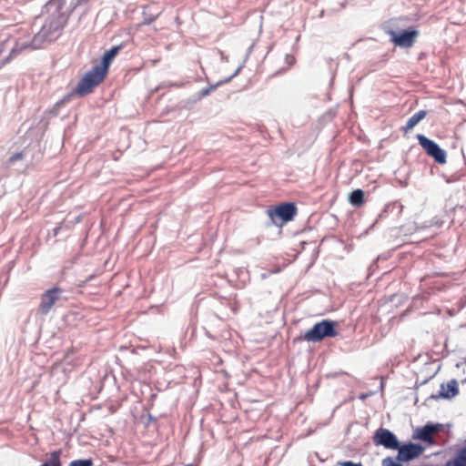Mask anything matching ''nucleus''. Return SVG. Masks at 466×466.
Instances as JSON below:
<instances>
[{
    "instance_id": "8",
    "label": "nucleus",
    "mask_w": 466,
    "mask_h": 466,
    "mask_svg": "<svg viewBox=\"0 0 466 466\" xmlns=\"http://www.w3.org/2000/svg\"><path fill=\"white\" fill-rule=\"evenodd\" d=\"M373 442L376 445H382L387 449L397 450L399 441L396 436L389 430L380 428L376 431Z\"/></svg>"
},
{
    "instance_id": "6",
    "label": "nucleus",
    "mask_w": 466,
    "mask_h": 466,
    "mask_svg": "<svg viewBox=\"0 0 466 466\" xmlns=\"http://www.w3.org/2000/svg\"><path fill=\"white\" fill-rule=\"evenodd\" d=\"M387 34L390 36V41L400 47H411L419 35L415 29L404 30L398 34L393 30H388Z\"/></svg>"
},
{
    "instance_id": "15",
    "label": "nucleus",
    "mask_w": 466,
    "mask_h": 466,
    "mask_svg": "<svg viewBox=\"0 0 466 466\" xmlns=\"http://www.w3.org/2000/svg\"><path fill=\"white\" fill-rule=\"evenodd\" d=\"M349 201L354 207H360L364 204V192L361 189H356L351 192L349 197Z\"/></svg>"
},
{
    "instance_id": "4",
    "label": "nucleus",
    "mask_w": 466,
    "mask_h": 466,
    "mask_svg": "<svg viewBox=\"0 0 466 466\" xmlns=\"http://www.w3.org/2000/svg\"><path fill=\"white\" fill-rule=\"evenodd\" d=\"M66 23V19L65 18L64 15L60 12H57L46 21L41 29V33L45 37L52 39L58 35V33L65 26Z\"/></svg>"
},
{
    "instance_id": "11",
    "label": "nucleus",
    "mask_w": 466,
    "mask_h": 466,
    "mask_svg": "<svg viewBox=\"0 0 466 466\" xmlns=\"http://www.w3.org/2000/svg\"><path fill=\"white\" fill-rule=\"evenodd\" d=\"M121 49V46H116L111 47L109 50L104 53L101 63L99 65H96V66L98 67L103 73L107 75L109 66L114 60V58L117 56Z\"/></svg>"
},
{
    "instance_id": "19",
    "label": "nucleus",
    "mask_w": 466,
    "mask_h": 466,
    "mask_svg": "<svg viewBox=\"0 0 466 466\" xmlns=\"http://www.w3.org/2000/svg\"><path fill=\"white\" fill-rule=\"evenodd\" d=\"M24 158V154L22 152L15 153L8 159V163L12 164L15 161L22 160Z\"/></svg>"
},
{
    "instance_id": "13",
    "label": "nucleus",
    "mask_w": 466,
    "mask_h": 466,
    "mask_svg": "<svg viewBox=\"0 0 466 466\" xmlns=\"http://www.w3.org/2000/svg\"><path fill=\"white\" fill-rule=\"evenodd\" d=\"M20 50H16V47L12 45V39L6 38L4 41L0 42V61L5 57L10 56V59L19 54Z\"/></svg>"
},
{
    "instance_id": "17",
    "label": "nucleus",
    "mask_w": 466,
    "mask_h": 466,
    "mask_svg": "<svg viewBox=\"0 0 466 466\" xmlns=\"http://www.w3.org/2000/svg\"><path fill=\"white\" fill-rule=\"evenodd\" d=\"M70 466H93L91 460H76L71 461Z\"/></svg>"
},
{
    "instance_id": "23",
    "label": "nucleus",
    "mask_w": 466,
    "mask_h": 466,
    "mask_svg": "<svg viewBox=\"0 0 466 466\" xmlns=\"http://www.w3.org/2000/svg\"><path fill=\"white\" fill-rule=\"evenodd\" d=\"M341 466H362L361 463H354L352 461H344L340 463Z\"/></svg>"
},
{
    "instance_id": "24",
    "label": "nucleus",
    "mask_w": 466,
    "mask_h": 466,
    "mask_svg": "<svg viewBox=\"0 0 466 466\" xmlns=\"http://www.w3.org/2000/svg\"><path fill=\"white\" fill-rule=\"evenodd\" d=\"M8 61H10V56H5L4 57L1 61H0V68L2 66H4Z\"/></svg>"
},
{
    "instance_id": "16",
    "label": "nucleus",
    "mask_w": 466,
    "mask_h": 466,
    "mask_svg": "<svg viewBox=\"0 0 466 466\" xmlns=\"http://www.w3.org/2000/svg\"><path fill=\"white\" fill-rule=\"evenodd\" d=\"M61 450L55 451L50 453L49 461L46 463L42 464L41 466H61L60 456Z\"/></svg>"
},
{
    "instance_id": "18",
    "label": "nucleus",
    "mask_w": 466,
    "mask_h": 466,
    "mask_svg": "<svg viewBox=\"0 0 466 466\" xmlns=\"http://www.w3.org/2000/svg\"><path fill=\"white\" fill-rule=\"evenodd\" d=\"M382 466H401V464L397 463L393 458L387 457L382 460Z\"/></svg>"
},
{
    "instance_id": "21",
    "label": "nucleus",
    "mask_w": 466,
    "mask_h": 466,
    "mask_svg": "<svg viewBox=\"0 0 466 466\" xmlns=\"http://www.w3.org/2000/svg\"><path fill=\"white\" fill-rule=\"evenodd\" d=\"M285 61H286L287 65L289 66V67H290V66L295 65L296 58H295V56L293 55L288 54L285 56Z\"/></svg>"
},
{
    "instance_id": "5",
    "label": "nucleus",
    "mask_w": 466,
    "mask_h": 466,
    "mask_svg": "<svg viewBox=\"0 0 466 466\" xmlns=\"http://www.w3.org/2000/svg\"><path fill=\"white\" fill-rule=\"evenodd\" d=\"M417 139L420 145L423 147L426 153L434 158L439 164L446 163V153L441 149L438 144L429 139L423 135H418Z\"/></svg>"
},
{
    "instance_id": "2",
    "label": "nucleus",
    "mask_w": 466,
    "mask_h": 466,
    "mask_svg": "<svg viewBox=\"0 0 466 466\" xmlns=\"http://www.w3.org/2000/svg\"><path fill=\"white\" fill-rule=\"evenodd\" d=\"M337 332L335 330V323L330 320H321L316 323L305 335L304 339L311 342H318L327 337H335Z\"/></svg>"
},
{
    "instance_id": "14",
    "label": "nucleus",
    "mask_w": 466,
    "mask_h": 466,
    "mask_svg": "<svg viewBox=\"0 0 466 466\" xmlns=\"http://www.w3.org/2000/svg\"><path fill=\"white\" fill-rule=\"evenodd\" d=\"M427 113L424 110H420L415 113L411 117L409 118L406 125L401 127V130L404 133H408L419 122H420L425 116Z\"/></svg>"
},
{
    "instance_id": "20",
    "label": "nucleus",
    "mask_w": 466,
    "mask_h": 466,
    "mask_svg": "<svg viewBox=\"0 0 466 466\" xmlns=\"http://www.w3.org/2000/svg\"><path fill=\"white\" fill-rule=\"evenodd\" d=\"M453 466H466V455H461L455 459Z\"/></svg>"
},
{
    "instance_id": "25",
    "label": "nucleus",
    "mask_w": 466,
    "mask_h": 466,
    "mask_svg": "<svg viewBox=\"0 0 466 466\" xmlns=\"http://www.w3.org/2000/svg\"><path fill=\"white\" fill-rule=\"evenodd\" d=\"M71 352H74V350H73V349H71V350H67V351H66V358H67V357L69 356V353H71Z\"/></svg>"
},
{
    "instance_id": "10",
    "label": "nucleus",
    "mask_w": 466,
    "mask_h": 466,
    "mask_svg": "<svg viewBox=\"0 0 466 466\" xmlns=\"http://www.w3.org/2000/svg\"><path fill=\"white\" fill-rule=\"evenodd\" d=\"M439 431L438 425L427 424L424 427L418 428L415 431L413 439L420 440L427 442L430 445L434 444L433 434Z\"/></svg>"
},
{
    "instance_id": "22",
    "label": "nucleus",
    "mask_w": 466,
    "mask_h": 466,
    "mask_svg": "<svg viewBox=\"0 0 466 466\" xmlns=\"http://www.w3.org/2000/svg\"><path fill=\"white\" fill-rule=\"evenodd\" d=\"M214 88H215V86H210V87H208V88H205V89L201 90V92H200V96H201V97H204V96H206L209 95V94H210V92H211L212 90H214Z\"/></svg>"
},
{
    "instance_id": "12",
    "label": "nucleus",
    "mask_w": 466,
    "mask_h": 466,
    "mask_svg": "<svg viewBox=\"0 0 466 466\" xmlns=\"http://www.w3.org/2000/svg\"><path fill=\"white\" fill-rule=\"evenodd\" d=\"M459 393L458 383L455 380H451L447 384H441L439 397L443 399H451Z\"/></svg>"
},
{
    "instance_id": "3",
    "label": "nucleus",
    "mask_w": 466,
    "mask_h": 466,
    "mask_svg": "<svg viewBox=\"0 0 466 466\" xmlns=\"http://www.w3.org/2000/svg\"><path fill=\"white\" fill-rule=\"evenodd\" d=\"M297 212L298 208L292 202L283 203L268 209V215L275 225H278V220L282 223L291 221Z\"/></svg>"
},
{
    "instance_id": "9",
    "label": "nucleus",
    "mask_w": 466,
    "mask_h": 466,
    "mask_svg": "<svg viewBox=\"0 0 466 466\" xmlns=\"http://www.w3.org/2000/svg\"><path fill=\"white\" fill-rule=\"evenodd\" d=\"M62 293L60 288H53L48 289L41 296V302L39 305V310L42 314H47L55 303L58 300L59 295Z\"/></svg>"
},
{
    "instance_id": "7",
    "label": "nucleus",
    "mask_w": 466,
    "mask_h": 466,
    "mask_svg": "<svg viewBox=\"0 0 466 466\" xmlns=\"http://www.w3.org/2000/svg\"><path fill=\"white\" fill-rule=\"evenodd\" d=\"M397 460L400 461H410L419 458L424 451L425 448L417 443H408L402 446L399 445Z\"/></svg>"
},
{
    "instance_id": "1",
    "label": "nucleus",
    "mask_w": 466,
    "mask_h": 466,
    "mask_svg": "<svg viewBox=\"0 0 466 466\" xmlns=\"http://www.w3.org/2000/svg\"><path fill=\"white\" fill-rule=\"evenodd\" d=\"M107 75L103 73L96 66L79 80L73 94L78 96H86L92 93L94 89L98 86L106 77Z\"/></svg>"
}]
</instances>
